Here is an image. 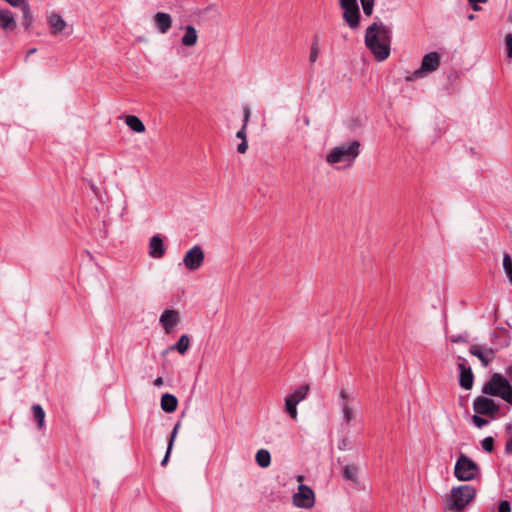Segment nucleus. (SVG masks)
Masks as SVG:
<instances>
[{"mask_svg": "<svg viewBox=\"0 0 512 512\" xmlns=\"http://www.w3.org/2000/svg\"><path fill=\"white\" fill-rule=\"evenodd\" d=\"M440 66V55L437 52H430L422 58L421 66L412 74L405 77L406 81H413L432 73Z\"/></svg>", "mask_w": 512, "mask_h": 512, "instance_id": "423d86ee", "label": "nucleus"}, {"mask_svg": "<svg viewBox=\"0 0 512 512\" xmlns=\"http://www.w3.org/2000/svg\"><path fill=\"white\" fill-rule=\"evenodd\" d=\"M343 10L357 7V0H339Z\"/></svg>", "mask_w": 512, "mask_h": 512, "instance_id": "c9c22d12", "label": "nucleus"}, {"mask_svg": "<svg viewBox=\"0 0 512 512\" xmlns=\"http://www.w3.org/2000/svg\"><path fill=\"white\" fill-rule=\"evenodd\" d=\"M505 44L507 47V56L509 58H512V34L511 33H508L505 36Z\"/></svg>", "mask_w": 512, "mask_h": 512, "instance_id": "e433bc0d", "label": "nucleus"}, {"mask_svg": "<svg viewBox=\"0 0 512 512\" xmlns=\"http://www.w3.org/2000/svg\"><path fill=\"white\" fill-rule=\"evenodd\" d=\"M180 322V314L177 310L166 309L160 316V323L162 324L166 333H171L173 329Z\"/></svg>", "mask_w": 512, "mask_h": 512, "instance_id": "9d476101", "label": "nucleus"}, {"mask_svg": "<svg viewBox=\"0 0 512 512\" xmlns=\"http://www.w3.org/2000/svg\"><path fill=\"white\" fill-rule=\"evenodd\" d=\"M488 0H468L469 5L474 11H479L481 8L478 6V3H486Z\"/></svg>", "mask_w": 512, "mask_h": 512, "instance_id": "58836bf2", "label": "nucleus"}, {"mask_svg": "<svg viewBox=\"0 0 512 512\" xmlns=\"http://www.w3.org/2000/svg\"><path fill=\"white\" fill-rule=\"evenodd\" d=\"M297 405L298 403L290 397L285 398V411L289 414L292 419L297 418Z\"/></svg>", "mask_w": 512, "mask_h": 512, "instance_id": "cd10ccee", "label": "nucleus"}, {"mask_svg": "<svg viewBox=\"0 0 512 512\" xmlns=\"http://www.w3.org/2000/svg\"><path fill=\"white\" fill-rule=\"evenodd\" d=\"M247 149H248L247 140L241 141V143H239L237 146V151L241 154L246 153Z\"/></svg>", "mask_w": 512, "mask_h": 512, "instance_id": "ea45409f", "label": "nucleus"}, {"mask_svg": "<svg viewBox=\"0 0 512 512\" xmlns=\"http://www.w3.org/2000/svg\"><path fill=\"white\" fill-rule=\"evenodd\" d=\"M31 409L33 412V418L37 423L38 429H42L44 427L45 422V412L43 408L39 404H33Z\"/></svg>", "mask_w": 512, "mask_h": 512, "instance_id": "393cba45", "label": "nucleus"}, {"mask_svg": "<svg viewBox=\"0 0 512 512\" xmlns=\"http://www.w3.org/2000/svg\"><path fill=\"white\" fill-rule=\"evenodd\" d=\"M469 352L476 356L484 367H487L494 358V351L491 348L484 349L480 345H473L470 347Z\"/></svg>", "mask_w": 512, "mask_h": 512, "instance_id": "f8f14e48", "label": "nucleus"}, {"mask_svg": "<svg viewBox=\"0 0 512 512\" xmlns=\"http://www.w3.org/2000/svg\"><path fill=\"white\" fill-rule=\"evenodd\" d=\"M318 54H319V38L317 35H315L313 37V42H312V45L310 48L309 61L311 63H314L318 58Z\"/></svg>", "mask_w": 512, "mask_h": 512, "instance_id": "7c9ffc66", "label": "nucleus"}, {"mask_svg": "<svg viewBox=\"0 0 512 512\" xmlns=\"http://www.w3.org/2000/svg\"><path fill=\"white\" fill-rule=\"evenodd\" d=\"M48 23L51 29L52 35H58L67 27L66 21L58 13H51L48 15Z\"/></svg>", "mask_w": 512, "mask_h": 512, "instance_id": "4468645a", "label": "nucleus"}, {"mask_svg": "<svg viewBox=\"0 0 512 512\" xmlns=\"http://www.w3.org/2000/svg\"><path fill=\"white\" fill-rule=\"evenodd\" d=\"M360 142L353 140L349 144H342L334 147L326 155V162L334 165L338 163H347L348 166L352 165L360 154Z\"/></svg>", "mask_w": 512, "mask_h": 512, "instance_id": "7ed1b4c3", "label": "nucleus"}, {"mask_svg": "<svg viewBox=\"0 0 512 512\" xmlns=\"http://www.w3.org/2000/svg\"><path fill=\"white\" fill-rule=\"evenodd\" d=\"M503 269L509 279V282L512 284V258L508 253H504L503 255Z\"/></svg>", "mask_w": 512, "mask_h": 512, "instance_id": "c756f323", "label": "nucleus"}, {"mask_svg": "<svg viewBox=\"0 0 512 512\" xmlns=\"http://www.w3.org/2000/svg\"><path fill=\"white\" fill-rule=\"evenodd\" d=\"M468 19H469V20H473V19H474V15H473V14H470V15L468 16Z\"/></svg>", "mask_w": 512, "mask_h": 512, "instance_id": "8fccbe9b", "label": "nucleus"}, {"mask_svg": "<svg viewBox=\"0 0 512 512\" xmlns=\"http://www.w3.org/2000/svg\"><path fill=\"white\" fill-rule=\"evenodd\" d=\"M179 427H180V422H178L174 426V428H173V431L171 433V437H170V440H169V443H168V448H167L166 454H165V456H164V458H163V460L161 462L162 466H164L167 463L168 459H169V455H170V452L172 450L173 443H174V440H175V437L177 435Z\"/></svg>", "mask_w": 512, "mask_h": 512, "instance_id": "c85d7f7f", "label": "nucleus"}, {"mask_svg": "<svg viewBox=\"0 0 512 512\" xmlns=\"http://www.w3.org/2000/svg\"><path fill=\"white\" fill-rule=\"evenodd\" d=\"M505 449L508 453H512V438L506 442Z\"/></svg>", "mask_w": 512, "mask_h": 512, "instance_id": "c03bdc74", "label": "nucleus"}, {"mask_svg": "<svg viewBox=\"0 0 512 512\" xmlns=\"http://www.w3.org/2000/svg\"><path fill=\"white\" fill-rule=\"evenodd\" d=\"M5 1L8 2L12 6H21L24 3H26L25 0H5Z\"/></svg>", "mask_w": 512, "mask_h": 512, "instance_id": "37998d69", "label": "nucleus"}, {"mask_svg": "<svg viewBox=\"0 0 512 512\" xmlns=\"http://www.w3.org/2000/svg\"><path fill=\"white\" fill-rule=\"evenodd\" d=\"M344 20L348 23L351 29H355L359 26L360 11L359 7L345 9L343 13Z\"/></svg>", "mask_w": 512, "mask_h": 512, "instance_id": "a211bd4d", "label": "nucleus"}, {"mask_svg": "<svg viewBox=\"0 0 512 512\" xmlns=\"http://www.w3.org/2000/svg\"><path fill=\"white\" fill-rule=\"evenodd\" d=\"M161 409L166 413H172L177 409L178 399L170 393H165L161 397Z\"/></svg>", "mask_w": 512, "mask_h": 512, "instance_id": "6ab92c4d", "label": "nucleus"}, {"mask_svg": "<svg viewBox=\"0 0 512 512\" xmlns=\"http://www.w3.org/2000/svg\"><path fill=\"white\" fill-rule=\"evenodd\" d=\"M155 24L161 33H166L172 26V18L169 14L158 12L154 15Z\"/></svg>", "mask_w": 512, "mask_h": 512, "instance_id": "f3484780", "label": "nucleus"}, {"mask_svg": "<svg viewBox=\"0 0 512 512\" xmlns=\"http://www.w3.org/2000/svg\"><path fill=\"white\" fill-rule=\"evenodd\" d=\"M303 479H304V476H303V475H298V476H297V481H298V482H302V481H303Z\"/></svg>", "mask_w": 512, "mask_h": 512, "instance_id": "de8ad7c7", "label": "nucleus"}, {"mask_svg": "<svg viewBox=\"0 0 512 512\" xmlns=\"http://www.w3.org/2000/svg\"><path fill=\"white\" fill-rule=\"evenodd\" d=\"M251 116V110L248 105L243 107V124L244 128H247Z\"/></svg>", "mask_w": 512, "mask_h": 512, "instance_id": "f704fd0d", "label": "nucleus"}, {"mask_svg": "<svg viewBox=\"0 0 512 512\" xmlns=\"http://www.w3.org/2000/svg\"><path fill=\"white\" fill-rule=\"evenodd\" d=\"M154 385L157 386V387H160L163 385V378L162 377H157L155 380H154Z\"/></svg>", "mask_w": 512, "mask_h": 512, "instance_id": "a18cd8bd", "label": "nucleus"}, {"mask_svg": "<svg viewBox=\"0 0 512 512\" xmlns=\"http://www.w3.org/2000/svg\"><path fill=\"white\" fill-rule=\"evenodd\" d=\"M309 391H310L309 384H304V385L298 387L297 389H295L292 393H290L288 395V397H290L291 399H294V401L299 403L306 398Z\"/></svg>", "mask_w": 512, "mask_h": 512, "instance_id": "b1692460", "label": "nucleus"}, {"mask_svg": "<svg viewBox=\"0 0 512 512\" xmlns=\"http://www.w3.org/2000/svg\"><path fill=\"white\" fill-rule=\"evenodd\" d=\"M452 343H466L467 339L463 335L452 336L450 338Z\"/></svg>", "mask_w": 512, "mask_h": 512, "instance_id": "a19ab883", "label": "nucleus"}, {"mask_svg": "<svg viewBox=\"0 0 512 512\" xmlns=\"http://www.w3.org/2000/svg\"><path fill=\"white\" fill-rule=\"evenodd\" d=\"M391 30L384 24L373 23L365 33V45L377 61H384L390 55Z\"/></svg>", "mask_w": 512, "mask_h": 512, "instance_id": "f257e3e1", "label": "nucleus"}, {"mask_svg": "<svg viewBox=\"0 0 512 512\" xmlns=\"http://www.w3.org/2000/svg\"><path fill=\"white\" fill-rule=\"evenodd\" d=\"M339 396L341 398V410L343 413V418L346 421V423H349L353 420L354 417L353 408L350 403L349 395L344 389H342L340 390Z\"/></svg>", "mask_w": 512, "mask_h": 512, "instance_id": "2eb2a0df", "label": "nucleus"}, {"mask_svg": "<svg viewBox=\"0 0 512 512\" xmlns=\"http://www.w3.org/2000/svg\"><path fill=\"white\" fill-rule=\"evenodd\" d=\"M343 478L353 483H358V467L354 464L346 465L342 471Z\"/></svg>", "mask_w": 512, "mask_h": 512, "instance_id": "5701e85b", "label": "nucleus"}, {"mask_svg": "<svg viewBox=\"0 0 512 512\" xmlns=\"http://www.w3.org/2000/svg\"><path fill=\"white\" fill-rule=\"evenodd\" d=\"M363 12L365 15L370 16L373 12L375 0H360Z\"/></svg>", "mask_w": 512, "mask_h": 512, "instance_id": "2f4dec72", "label": "nucleus"}, {"mask_svg": "<svg viewBox=\"0 0 512 512\" xmlns=\"http://www.w3.org/2000/svg\"><path fill=\"white\" fill-rule=\"evenodd\" d=\"M256 462L262 468L268 467L271 462V456H270L269 451L265 450V449H260L256 453Z\"/></svg>", "mask_w": 512, "mask_h": 512, "instance_id": "bb28decb", "label": "nucleus"}, {"mask_svg": "<svg viewBox=\"0 0 512 512\" xmlns=\"http://www.w3.org/2000/svg\"><path fill=\"white\" fill-rule=\"evenodd\" d=\"M189 346H190L189 336L187 334H183V335H181L179 340L174 345H172L168 348V350H176L181 355H184L187 352V350L189 349Z\"/></svg>", "mask_w": 512, "mask_h": 512, "instance_id": "4be33fe9", "label": "nucleus"}, {"mask_svg": "<svg viewBox=\"0 0 512 512\" xmlns=\"http://www.w3.org/2000/svg\"><path fill=\"white\" fill-rule=\"evenodd\" d=\"M21 10L23 13L21 23L26 30H29L33 23V16L30 12L29 5L27 3H24L23 5H21Z\"/></svg>", "mask_w": 512, "mask_h": 512, "instance_id": "a878e982", "label": "nucleus"}, {"mask_svg": "<svg viewBox=\"0 0 512 512\" xmlns=\"http://www.w3.org/2000/svg\"><path fill=\"white\" fill-rule=\"evenodd\" d=\"M126 125L133 131L137 133H143L145 132V125L141 121V119L134 115H129L125 119Z\"/></svg>", "mask_w": 512, "mask_h": 512, "instance_id": "412c9836", "label": "nucleus"}, {"mask_svg": "<svg viewBox=\"0 0 512 512\" xmlns=\"http://www.w3.org/2000/svg\"><path fill=\"white\" fill-rule=\"evenodd\" d=\"M459 369V384L465 390H470L473 387L474 375L469 366H466L465 360L458 363Z\"/></svg>", "mask_w": 512, "mask_h": 512, "instance_id": "9b49d317", "label": "nucleus"}, {"mask_svg": "<svg viewBox=\"0 0 512 512\" xmlns=\"http://www.w3.org/2000/svg\"><path fill=\"white\" fill-rule=\"evenodd\" d=\"M293 504L298 508L310 509L315 504L314 491L305 484L298 486V491L293 495Z\"/></svg>", "mask_w": 512, "mask_h": 512, "instance_id": "0eeeda50", "label": "nucleus"}, {"mask_svg": "<svg viewBox=\"0 0 512 512\" xmlns=\"http://www.w3.org/2000/svg\"><path fill=\"white\" fill-rule=\"evenodd\" d=\"M472 421H473L474 425L477 426L478 428H482L483 426L488 424V420L481 417L480 414H477V413L475 415H473Z\"/></svg>", "mask_w": 512, "mask_h": 512, "instance_id": "72a5a7b5", "label": "nucleus"}, {"mask_svg": "<svg viewBox=\"0 0 512 512\" xmlns=\"http://www.w3.org/2000/svg\"><path fill=\"white\" fill-rule=\"evenodd\" d=\"M476 496V489L471 485L453 487L447 496L446 509L450 512L462 511Z\"/></svg>", "mask_w": 512, "mask_h": 512, "instance_id": "f03ea898", "label": "nucleus"}, {"mask_svg": "<svg viewBox=\"0 0 512 512\" xmlns=\"http://www.w3.org/2000/svg\"><path fill=\"white\" fill-rule=\"evenodd\" d=\"M164 254L165 248L162 238L158 235L153 236L149 242V255L152 258L160 259Z\"/></svg>", "mask_w": 512, "mask_h": 512, "instance_id": "ddd939ff", "label": "nucleus"}, {"mask_svg": "<svg viewBox=\"0 0 512 512\" xmlns=\"http://www.w3.org/2000/svg\"><path fill=\"white\" fill-rule=\"evenodd\" d=\"M35 52H36V48H31L30 50H28L27 56H30V55L34 54Z\"/></svg>", "mask_w": 512, "mask_h": 512, "instance_id": "49530a36", "label": "nucleus"}, {"mask_svg": "<svg viewBox=\"0 0 512 512\" xmlns=\"http://www.w3.org/2000/svg\"><path fill=\"white\" fill-rule=\"evenodd\" d=\"M480 473L476 462L464 454H460L455 464L454 475L459 481H471Z\"/></svg>", "mask_w": 512, "mask_h": 512, "instance_id": "39448f33", "label": "nucleus"}, {"mask_svg": "<svg viewBox=\"0 0 512 512\" xmlns=\"http://www.w3.org/2000/svg\"><path fill=\"white\" fill-rule=\"evenodd\" d=\"M17 24L13 13L7 9L0 10V28L5 31L15 30Z\"/></svg>", "mask_w": 512, "mask_h": 512, "instance_id": "dca6fc26", "label": "nucleus"}, {"mask_svg": "<svg viewBox=\"0 0 512 512\" xmlns=\"http://www.w3.org/2000/svg\"><path fill=\"white\" fill-rule=\"evenodd\" d=\"M482 448L486 452H492L494 450V439L493 437H486L482 440Z\"/></svg>", "mask_w": 512, "mask_h": 512, "instance_id": "473e14b6", "label": "nucleus"}, {"mask_svg": "<svg viewBox=\"0 0 512 512\" xmlns=\"http://www.w3.org/2000/svg\"><path fill=\"white\" fill-rule=\"evenodd\" d=\"M198 34L196 29L192 25H188L185 27V33L181 38V43L183 46L191 47L197 43Z\"/></svg>", "mask_w": 512, "mask_h": 512, "instance_id": "aec40b11", "label": "nucleus"}, {"mask_svg": "<svg viewBox=\"0 0 512 512\" xmlns=\"http://www.w3.org/2000/svg\"><path fill=\"white\" fill-rule=\"evenodd\" d=\"M246 130L247 128H244V126H242L241 129L236 134L237 138H240L242 141L247 140Z\"/></svg>", "mask_w": 512, "mask_h": 512, "instance_id": "79ce46f5", "label": "nucleus"}, {"mask_svg": "<svg viewBox=\"0 0 512 512\" xmlns=\"http://www.w3.org/2000/svg\"><path fill=\"white\" fill-rule=\"evenodd\" d=\"M498 512H511V504L507 500H501L498 505Z\"/></svg>", "mask_w": 512, "mask_h": 512, "instance_id": "4c0bfd02", "label": "nucleus"}, {"mask_svg": "<svg viewBox=\"0 0 512 512\" xmlns=\"http://www.w3.org/2000/svg\"><path fill=\"white\" fill-rule=\"evenodd\" d=\"M473 409L477 414L494 418L499 411V405L491 398L479 396L473 401Z\"/></svg>", "mask_w": 512, "mask_h": 512, "instance_id": "6e6552de", "label": "nucleus"}, {"mask_svg": "<svg viewBox=\"0 0 512 512\" xmlns=\"http://www.w3.org/2000/svg\"><path fill=\"white\" fill-rule=\"evenodd\" d=\"M346 445V440L342 441V445L339 446V449H343Z\"/></svg>", "mask_w": 512, "mask_h": 512, "instance_id": "09e8293b", "label": "nucleus"}, {"mask_svg": "<svg viewBox=\"0 0 512 512\" xmlns=\"http://www.w3.org/2000/svg\"><path fill=\"white\" fill-rule=\"evenodd\" d=\"M482 393L489 396L500 397L509 404H512V385L500 373H494L483 385Z\"/></svg>", "mask_w": 512, "mask_h": 512, "instance_id": "20e7f679", "label": "nucleus"}, {"mask_svg": "<svg viewBox=\"0 0 512 512\" xmlns=\"http://www.w3.org/2000/svg\"><path fill=\"white\" fill-rule=\"evenodd\" d=\"M204 257L203 249L199 245H195L186 252L183 263L188 270L195 271L202 266Z\"/></svg>", "mask_w": 512, "mask_h": 512, "instance_id": "1a4fd4ad", "label": "nucleus"}]
</instances>
